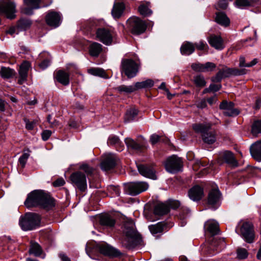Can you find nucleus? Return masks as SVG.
<instances>
[{"instance_id":"nucleus-1","label":"nucleus","mask_w":261,"mask_h":261,"mask_svg":"<svg viewBox=\"0 0 261 261\" xmlns=\"http://www.w3.org/2000/svg\"><path fill=\"white\" fill-rule=\"evenodd\" d=\"M120 241L125 248H134L141 239V235L137 230L135 222L131 219L125 220L121 227Z\"/></svg>"},{"instance_id":"nucleus-2","label":"nucleus","mask_w":261,"mask_h":261,"mask_svg":"<svg viewBox=\"0 0 261 261\" xmlns=\"http://www.w3.org/2000/svg\"><path fill=\"white\" fill-rule=\"evenodd\" d=\"M24 205L28 208L39 206L48 210L55 206V202L49 194L42 190H36L28 195Z\"/></svg>"},{"instance_id":"nucleus-3","label":"nucleus","mask_w":261,"mask_h":261,"mask_svg":"<svg viewBox=\"0 0 261 261\" xmlns=\"http://www.w3.org/2000/svg\"><path fill=\"white\" fill-rule=\"evenodd\" d=\"M192 127L196 133L201 134L202 140L205 143L212 144L215 142L216 132L212 129L211 123H196L193 125Z\"/></svg>"},{"instance_id":"nucleus-4","label":"nucleus","mask_w":261,"mask_h":261,"mask_svg":"<svg viewBox=\"0 0 261 261\" xmlns=\"http://www.w3.org/2000/svg\"><path fill=\"white\" fill-rule=\"evenodd\" d=\"M41 218L38 214L33 213H28L19 219V224L21 229L24 231L31 230L39 226Z\"/></svg>"},{"instance_id":"nucleus-5","label":"nucleus","mask_w":261,"mask_h":261,"mask_svg":"<svg viewBox=\"0 0 261 261\" xmlns=\"http://www.w3.org/2000/svg\"><path fill=\"white\" fill-rule=\"evenodd\" d=\"M245 69H239L235 68H229L222 66V68L219 69L215 76L212 77L213 82H220L222 79L229 77L231 76L241 75L246 74Z\"/></svg>"},{"instance_id":"nucleus-6","label":"nucleus","mask_w":261,"mask_h":261,"mask_svg":"<svg viewBox=\"0 0 261 261\" xmlns=\"http://www.w3.org/2000/svg\"><path fill=\"white\" fill-rule=\"evenodd\" d=\"M180 202L178 200L169 199L164 203H157L153 210L155 215L162 216L167 215L171 208L175 210L180 206Z\"/></svg>"},{"instance_id":"nucleus-7","label":"nucleus","mask_w":261,"mask_h":261,"mask_svg":"<svg viewBox=\"0 0 261 261\" xmlns=\"http://www.w3.org/2000/svg\"><path fill=\"white\" fill-rule=\"evenodd\" d=\"M121 72L128 78L135 77L139 71V65L130 59H122L121 62Z\"/></svg>"},{"instance_id":"nucleus-8","label":"nucleus","mask_w":261,"mask_h":261,"mask_svg":"<svg viewBox=\"0 0 261 261\" xmlns=\"http://www.w3.org/2000/svg\"><path fill=\"white\" fill-rule=\"evenodd\" d=\"M127 27L133 35H139L144 33L147 28L145 21L137 17L130 18L127 21Z\"/></svg>"},{"instance_id":"nucleus-9","label":"nucleus","mask_w":261,"mask_h":261,"mask_svg":"<svg viewBox=\"0 0 261 261\" xmlns=\"http://www.w3.org/2000/svg\"><path fill=\"white\" fill-rule=\"evenodd\" d=\"M72 184L81 192H85L87 188L86 175L81 171H76L70 176Z\"/></svg>"},{"instance_id":"nucleus-10","label":"nucleus","mask_w":261,"mask_h":261,"mask_svg":"<svg viewBox=\"0 0 261 261\" xmlns=\"http://www.w3.org/2000/svg\"><path fill=\"white\" fill-rule=\"evenodd\" d=\"M148 187V184L143 181L129 182L125 186V192L130 195L136 196L146 191Z\"/></svg>"},{"instance_id":"nucleus-11","label":"nucleus","mask_w":261,"mask_h":261,"mask_svg":"<svg viewBox=\"0 0 261 261\" xmlns=\"http://www.w3.org/2000/svg\"><path fill=\"white\" fill-rule=\"evenodd\" d=\"M0 12L4 13L9 19H14L16 16L15 4L11 0H3L0 2Z\"/></svg>"},{"instance_id":"nucleus-12","label":"nucleus","mask_w":261,"mask_h":261,"mask_svg":"<svg viewBox=\"0 0 261 261\" xmlns=\"http://www.w3.org/2000/svg\"><path fill=\"white\" fill-rule=\"evenodd\" d=\"M241 235L244 240L248 243H251L254 239V231L251 223L244 222L240 228Z\"/></svg>"},{"instance_id":"nucleus-13","label":"nucleus","mask_w":261,"mask_h":261,"mask_svg":"<svg viewBox=\"0 0 261 261\" xmlns=\"http://www.w3.org/2000/svg\"><path fill=\"white\" fill-rule=\"evenodd\" d=\"M165 166L168 172L175 173L181 170L182 164L180 158L173 155L167 159Z\"/></svg>"},{"instance_id":"nucleus-14","label":"nucleus","mask_w":261,"mask_h":261,"mask_svg":"<svg viewBox=\"0 0 261 261\" xmlns=\"http://www.w3.org/2000/svg\"><path fill=\"white\" fill-rule=\"evenodd\" d=\"M219 108L223 111V115L228 117H235L240 113V111L234 107V103L231 101L223 100L220 104Z\"/></svg>"},{"instance_id":"nucleus-15","label":"nucleus","mask_w":261,"mask_h":261,"mask_svg":"<svg viewBox=\"0 0 261 261\" xmlns=\"http://www.w3.org/2000/svg\"><path fill=\"white\" fill-rule=\"evenodd\" d=\"M96 36L97 40L106 45H110L112 43L113 34L108 29H98L96 32Z\"/></svg>"},{"instance_id":"nucleus-16","label":"nucleus","mask_w":261,"mask_h":261,"mask_svg":"<svg viewBox=\"0 0 261 261\" xmlns=\"http://www.w3.org/2000/svg\"><path fill=\"white\" fill-rule=\"evenodd\" d=\"M117 158L112 153L106 154L100 163L101 169L105 171L113 169L116 165Z\"/></svg>"},{"instance_id":"nucleus-17","label":"nucleus","mask_w":261,"mask_h":261,"mask_svg":"<svg viewBox=\"0 0 261 261\" xmlns=\"http://www.w3.org/2000/svg\"><path fill=\"white\" fill-rule=\"evenodd\" d=\"M138 170L142 176L155 179L156 178L155 174V169L152 165H137Z\"/></svg>"},{"instance_id":"nucleus-18","label":"nucleus","mask_w":261,"mask_h":261,"mask_svg":"<svg viewBox=\"0 0 261 261\" xmlns=\"http://www.w3.org/2000/svg\"><path fill=\"white\" fill-rule=\"evenodd\" d=\"M45 21L47 25L50 27L57 28L61 23V15L58 12L49 11L46 16Z\"/></svg>"},{"instance_id":"nucleus-19","label":"nucleus","mask_w":261,"mask_h":261,"mask_svg":"<svg viewBox=\"0 0 261 261\" xmlns=\"http://www.w3.org/2000/svg\"><path fill=\"white\" fill-rule=\"evenodd\" d=\"M189 198L194 201H198L204 196L203 189L199 186H195L188 192Z\"/></svg>"},{"instance_id":"nucleus-20","label":"nucleus","mask_w":261,"mask_h":261,"mask_svg":"<svg viewBox=\"0 0 261 261\" xmlns=\"http://www.w3.org/2000/svg\"><path fill=\"white\" fill-rule=\"evenodd\" d=\"M218 160V162H220V160H221L231 166L236 167L238 165V162L234 158L233 153L229 151H224L222 152L219 154Z\"/></svg>"},{"instance_id":"nucleus-21","label":"nucleus","mask_w":261,"mask_h":261,"mask_svg":"<svg viewBox=\"0 0 261 261\" xmlns=\"http://www.w3.org/2000/svg\"><path fill=\"white\" fill-rule=\"evenodd\" d=\"M99 250L101 253L110 257H117L121 255L119 251L107 244L100 245Z\"/></svg>"},{"instance_id":"nucleus-22","label":"nucleus","mask_w":261,"mask_h":261,"mask_svg":"<svg viewBox=\"0 0 261 261\" xmlns=\"http://www.w3.org/2000/svg\"><path fill=\"white\" fill-rule=\"evenodd\" d=\"M205 231L210 233L212 236H215L220 232L218 223L214 220H208L204 223Z\"/></svg>"},{"instance_id":"nucleus-23","label":"nucleus","mask_w":261,"mask_h":261,"mask_svg":"<svg viewBox=\"0 0 261 261\" xmlns=\"http://www.w3.org/2000/svg\"><path fill=\"white\" fill-rule=\"evenodd\" d=\"M31 67V64L29 62L25 61L21 64L19 70V78L18 83L23 84L27 80L29 69Z\"/></svg>"},{"instance_id":"nucleus-24","label":"nucleus","mask_w":261,"mask_h":261,"mask_svg":"<svg viewBox=\"0 0 261 261\" xmlns=\"http://www.w3.org/2000/svg\"><path fill=\"white\" fill-rule=\"evenodd\" d=\"M100 224L107 228H113L116 224V220L114 216L109 214H104L100 216Z\"/></svg>"},{"instance_id":"nucleus-25","label":"nucleus","mask_w":261,"mask_h":261,"mask_svg":"<svg viewBox=\"0 0 261 261\" xmlns=\"http://www.w3.org/2000/svg\"><path fill=\"white\" fill-rule=\"evenodd\" d=\"M166 227V223L164 222H160L155 224L150 225L148 226L151 233L155 237L160 236Z\"/></svg>"},{"instance_id":"nucleus-26","label":"nucleus","mask_w":261,"mask_h":261,"mask_svg":"<svg viewBox=\"0 0 261 261\" xmlns=\"http://www.w3.org/2000/svg\"><path fill=\"white\" fill-rule=\"evenodd\" d=\"M208 42L216 49L222 50L224 48L223 40L220 36H210L208 38Z\"/></svg>"},{"instance_id":"nucleus-27","label":"nucleus","mask_w":261,"mask_h":261,"mask_svg":"<svg viewBox=\"0 0 261 261\" xmlns=\"http://www.w3.org/2000/svg\"><path fill=\"white\" fill-rule=\"evenodd\" d=\"M250 153L252 158L257 161H261V141H257L250 147Z\"/></svg>"},{"instance_id":"nucleus-28","label":"nucleus","mask_w":261,"mask_h":261,"mask_svg":"<svg viewBox=\"0 0 261 261\" xmlns=\"http://www.w3.org/2000/svg\"><path fill=\"white\" fill-rule=\"evenodd\" d=\"M56 80L64 86L69 84V74L62 70L57 71L54 76Z\"/></svg>"},{"instance_id":"nucleus-29","label":"nucleus","mask_w":261,"mask_h":261,"mask_svg":"<svg viewBox=\"0 0 261 261\" xmlns=\"http://www.w3.org/2000/svg\"><path fill=\"white\" fill-rule=\"evenodd\" d=\"M108 144L110 146H115L119 151H122L124 148V146L119 138L115 135H111L109 137Z\"/></svg>"},{"instance_id":"nucleus-30","label":"nucleus","mask_w":261,"mask_h":261,"mask_svg":"<svg viewBox=\"0 0 261 261\" xmlns=\"http://www.w3.org/2000/svg\"><path fill=\"white\" fill-rule=\"evenodd\" d=\"M221 194L218 190L212 189L208 196V203L214 205L217 204L220 199Z\"/></svg>"},{"instance_id":"nucleus-31","label":"nucleus","mask_w":261,"mask_h":261,"mask_svg":"<svg viewBox=\"0 0 261 261\" xmlns=\"http://www.w3.org/2000/svg\"><path fill=\"white\" fill-rule=\"evenodd\" d=\"M125 9L124 4L123 3H117L114 4L112 10V15L115 19L119 18L122 15Z\"/></svg>"},{"instance_id":"nucleus-32","label":"nucleus","mask_w":261,"mask_h":261,"mask_svg":"<svg viewBox=\"0 0 261 261\" xmlns=\"http://www.w3.org/2000/svg\"><path fill=\"white\" fill-rule=\"evenodd\" d=\"M195 50V45L190 42L184 43L180 47V53L182 55L188 56L192 54Z\"/></svg>"},{"instance_id":"nucleus-33","label":"nucleus","mask_w":261,"mask_h":261,"mask_svg":"<svg viewBox=\"0 0 261 261\" xmlns=\"http://www.w3.org/2000/svg\"><path fill=\"white\" fill-rule=\"evenodd\" d=\"M102 45L97 42H93L89 47L90 55L94 57H97L102 51Z\"/></svg>"},{"instance_id":"nucleus-34","label":"nucleus","mask_w":261,"mask_h":261,"mask_svg":"<svg viewBox=\"0 0 261 261\" xmlns=\"http://www.w3.org/2000/svg\"><path fill=\"white\" fill-rule=\"evenodd\" d=\"M215 20L218 23L225 27L228 26L230 23L229 19L224 12L217 13Z\"/></svg>"},{"instance_id":"nucleus-35","label":"nucleus","mask_w":261,"mask_h":261,"mask_svg":"<svg viewBox=\"0 0 261 261\" xmlns=\"http://www.w3.org/2000/svg\"><path fill=\"white\" fill-rule=\"evenodd\" d=\"M259 0H236L235 5L240 8L252 7L255 5Z\"/></svg>"},{"instance_id":"nucleus-36","label":"nucleus","mask_w":261,"mask_h":261,"mask_svg":"<svg viewBox=\"0 0 261 261\" xmlns=\"http://www.w3.org/2000/svg\"><path fill=\"white\" fill-rule=\"evenodd\" d=\"M126 146L129 149L139 151L142 147V145L136 142L134 140L130 138H127L124 140Z\"/></svg>"},{"instance_id":"nucleus-37","label":"nucleus","mask_w":261,"mask_h":261,"mask_svg":"<svg viewBox=\"0 0 261 261\" xmlns=\"http://www.w3.org/2000/svg\"><path fill=\"white\" fill-rule=\"evenodd\" d=\"M154 85V82L151 79H147L146 81L137 82L135 84V90L143 88H148L152 87Z\"/></svg>"},{"instance_id":"nucleus-38","label":"nucleus","mask_w":261,"mask_h":261,"mask_svg":"<svg viewBox=\"0 0 261 261\" xmlns=\"http://www.w3.org/2000/svg\"><path fill=\"white\" fill-rule=\"evenodd\" d=\"M115 89L120 94H129L136 91L134 85L126 86L122 85L116 87Z\"/></svg>"},{"instance_id":"nucleus-39","label":"nucleus","mask_w":261,"mask_h":261,"mask_svg":"<svg viewBox=\"0 0 261 261\" xmlns=\"http://www.w3.org/2000/svg\"><path fill=\"white\" fill-rule=\"evenodd\" d=\"M150 3L141 4L138 8V11L141 15L144 16H148L150 15L152 12L149 8Z\"/></svg>"},{"instance_id":"nucleus-40","label":"nucleus","mask_w":261,"mask_h":261,"mask_svg":"<svg viewBox=\"0 0 261 261\" xmlns=\"http://www.w3.org/2000/svg\"><path fill=\"white\" fill-rule=\"evenodd\" d=\"M29 252L34 254L35 256H39L42 253L40 246L36 242H31Z\"/></svg>"},{"instance_id":"nucleus-41","label":"nucleus","mask_w":261,"mask_h":261,"mask_svg":"<svg viewBox=\"0 0 261 261\" xmlns=\"http://www.w3.org/2000/svg\"><path fill=\"white\" fill-rule=\"evenodd\" d=\"M138 111L135 109H130L128 110L125 114V121L130 122L133 120L135 117L138 115Z\"/></svg>"},{"instance_id":"nucleus-42","label":"nucleus","mask_w":261,"mask_h":261,"mask_svg":"<svg viewBox=\"0 0 261 261\" xmlns=\"http://www.w3.org/2000/svg\"><path fill=\"white\" fill-rule=\"evenodd\" d=\"M251 133L254 136L261 133V120H256L253 123L251 127Z\"/></svg>"},{"instance_id":"nucleus-43","label":"nucleus","mask_w":261,"mask_h":261,"mask_svg":"<svg viewBox=\"0 0 261 261\" xmlns=\"http://www.w3.org/2000/svg\"><path fill=\"white\" fill-rule=\"evenodd\" d=\"M88 72L89 73L92 75L98 76L102 77H105L106 76V73L105 70L101 68H92L89 69L88 70Z\"/></svg>"},{"instance_id":"nucleus-44","label":"nucleus","mask_w":261,"mask_h":261,"mask_svg":"<svg viewBox=\"0 0 261 261\" xmlns=\"http://www.w3.org/2000/svg\"><path fill=\"white\" fill-rule=\"evenodd\" d=\"M193 82L198 87H203L206 84L204 76L202 75L195 76L193 78Z\"/></svg>"},{"instance_id":"nucleus-45","label":"nucleus","mask_w":261,"mask_h":261,"mask_svg":"<svg viewBox=\"0 0 261 261\" xmlns=\"http://www.w3.org/2000/svg\"><path fill=\"white\" fill-rule=\"evenodd\" d=\"M14 73V70L6 67H2L1 75L4 79H9L12 76Z\"/></svg>"},{"instance_id":"nucleus-46","label":"nucleus","mask_w":261,"mask_h":261,"mask_svg":"<svg viewBox=\"0 0 261 261\" xmlns=\"http://www.w3.org/2000/svg\"><path fill=\"white\" fill-rule=\"evenodd\" d=\"M32 22L28 19H21L18 23V27L21 30H27L30 27Z\"/></svg>"},{"instance_id":"nucleus-47","label":"nucleus","mask_w":261,"mask_h":261,"mask_svg":"<svg viewBox=\"0 0 261 261\" xmlns=\"http://www.w3.org/2000/svg\"><path fill=\"white\" fill-rule=\"evenodd\" d=\"M43 2V0H24V2L27 5L35 9H39L40 8L39 4Z\"/></svg>"},{"instance_id":"nucleus-48","label":"nucleus","mask_w":261,"mask_h":261,"mask_svg":"<svg viewBox=\"0 0 261 261\" xmlns=\"http://www.w3.org/2000/svg\"><path fill=\"white\" fill-rule=\"evenodd\" d=\"M237 257L240 259H244L247 257L248 253L245 248H239L237 251Z\"/></svg>"},{"instance_id":"nucleus-49","label":"nucleus","mask_w":261,"mask_h":261,"mask_svg":"<svg viewBox=\"0 0 261 261\" xmlns=\"http://www.w3.org/2000/svg\"><path fill=\"white\" fill-rule=\"evenodd\" d=\"M80 169L83 170L87 174V176L91 175L94 172V169L88 165L87 164H83L80 166Z\"/></svg>"},{"instance_id":"nucleus-50","label":"nucleus","mask_w":261,"mask_h":261,"mask_svg":"<svg viewBox=\"0 0 261 261\" xmlns=\"http://www.w3.org/2000/svg\"><path fill=\"white\" fill-rule=\"evenodd\" d=\"M29 156L30 154L29 152H24L19 158V163L20 165L21 166L22 168L24 167Z\"/></svg>"},{"instance_id":"nucleus-51","label":"nucleus","mask_w":261,"mask_h":261,"mask_svg":"<svg viewBox=\"0 0 261 261\" xmlns=\"http://www.w3.org/2000/svg\"><path fill=\"white\" fill-rule=\"evenodd\" d=\"M228 5V0H219L216 5V8L217 10L226 9Z\"/></svg>"},{"instance_id":"nucleus-52","label":"nucleus","mask_w":261,"mask_h":261,"mask_svg":"<svg viewBox=\"0 0 261 261\" xmlns=\"http://www.w3.org/2000/svg\"><path fill=\"white\" fill-rule=\"evenodd\" d=\"M150 140L152 144H154L159 141L165 142L166 140L163 137L156 134H153L151 136Z\"/></svg>"},{"instance_id":"nucleus-53","label":"nucleus","mask_w":261,"mask_h":261,"mask_svg":"<svg viewBox=\"0 0 261 261\" xmlns=\"http://www.w3.org/2000/svg\"><path fill=\"white\" fill-rule=\"evenodd\" d=\"M195 48L200 50H207L208 46L206 43L203 41L194 44Z\"/></svg>"},{"instance_id":"nucleus-54","label":"nucleus","mask_w":261,"mask_h":261,"mask_svg":"<svg viewBox=\"0 0 261 261\" xmlns=\"http://www.w3.org/2000/svg\"><path fill=\"white\" fill-rule=\"evenodd\" d=\"M193 70L197 72H204V64L199 63H193L191 65Z\"/></svg>"},{"instance_id":"nucleus-55","label":"nucleus","mask_w":261,"mask_h":261,"mask_svg":"<svg viewBox=\"0 0 261 261\" xmlns=\"http://www.w3.org/2000/svg\"><path fill=\"white\" fill-rule=\"evenodd\" d=\"M216 65L215 64L212 62H206L205 64H204V72L206 71H212L214 70V69L216 68Z\"/></svg>"},{"instance_id":"nucleus-56","label":"nucleus","mask_w":261,"mask_h":261,"mask_svg":"<svg viewBox=\"0 0 261 261\" xmlns=\"http://www.w3.org/2000/svg\"><path fill=\"white\" fill-rule=\"evenodd\" d=\"M190 213V210L188 208H185L181 207L180 209V212L179 214V217L180 219H185L186 218Z\"/></svg>"},{"instance_id":"nucleus-57","label":"nucleus","mask_w":261,"mask_h":261,"mask_svg":"<svg viewBox=\"0 0 261 261\" xmlns=\"http://www.w3.org/2000/svg\"><path fill=\"white\" fill-rule=\"evenodd\" d=\"M159 88L164 90L166 92L167 97L168 99H170L172 97L173 95L170 93L168 89H167L166 87V84L165 83H164V82L162 83L160 85V87H159Z\"/></svg>"},{"instance_id":"nucleus-58","label":"nucleus","mask_w":261,"mask_h":261,"mask_svg":"<svg viewBox=\"0 0 261 261\" xmlns=\"http://www.w3.org/2000/svg\"><path fill=\"white\" fill-rule=\"evenodd\" d=\"M51 135V132L49 130H45L41 134L42 139L43 141L47 140Z\"/></svg>"},{"instance_id":"nucleus-59","label":"nucleus","mask_w":261,"mask_h":261,"mask_svg":"<svg viewBox=\"0 0 261 261\" xmlns=\"http://www.w3.org/2000/svg\"><path fill=\"white\" fill-rule=\"evenodd\" d=\"M65 184L64 179L62 178H59L56 180L53 183V185L55 187H58L63 186Z\"/></svg>"},{"instance_id":"nucleus-60","label":"nucleus","mask_w":261,"mask_h":261,"mask_svg":"<svg viewBox=\"0 0 261 261\" xmlns=\"http://www.w3.org/2000/svg\"><path fill=\"white\" fill-rule=\"evenodd\" d=\"M109 190L113 193H114L116 196L120 195V190L118 187H116L114 186H111L109 187Z\"/></svg>"},{"instance_id":"nucleus-61","label":"nucleus","mask_w":261,"mask_h":261,"mask_svg":"<svg viewBox=\"0 0 261 261\" xmlns=\"http://www.w3.org/2000/svg\"><path fill=\"white\" fill-rule=\"evenodd\" d=\"M49 63H50L49 60L48 59H46V60L42 61L39 64V66L42 69H44L49 66Z\"/></svg>"},{"instance_id":"nucleus-62","label":"nucleus","mask_w":261,"mask_h":261,"mask_svg":"<svg viewBox=\"0 0 261 261\" xmlns=\"http://www.w3.org/2000/svg\"><path fill=\"white\" fill-rule=\"evenodd\" d=\"M211 91L216 92L221 88V85L211 84L210 85Z\"/></svg>"},{"instance_id":"nucleus-63","label":"nucleus","mask_w":261,"mask_h":261,"mask_svg":"<svg viewBox=\"0 0 261 261\" xmlns=\"http://www.w3.org/2000/svg\"><path fill=\"white\" fill-rule=\"evenodd\" d=\"M260 107H261V99L258 97L256 99L255 103L254 106V108L255 110H258L260 108Z\"/></svg>"},{"instance_id":"nucleus-64","label":"nucleus","mask_w":261,"mask_h":261,"mask_svg":"<svg viewBox=\"0 0 261 261\" xmlns=\"http://www.w3.org/2000/svg\"><path fill=\"white\" fill-rule=\"evenodd\" d=\"M35 123L34 122H27L26 123V128L29 130L33 129L34 127Z\"/></svg>"}]
</instances>
